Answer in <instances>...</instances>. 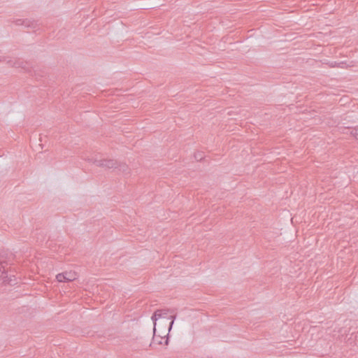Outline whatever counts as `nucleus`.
<instances>
[{
	"label": "nucleus",
	"mask_w": 358,
	"mask_h": 358,
	"mask_svg": "<svg viewBox=\"0 0 358 358\" xmlns=\"http://www.w3.org/2000/svg\"><path fill=\"white\" fill-rule=\"evenodd\" d=\"M85 160L89 162L94 164L96 166L99 167H102L104 169H117V162L115 159H97L94 158H86Z\"/></svg>",
	"instance_id": "obj_1"
},
{
	"label": "nucleus",
	"mask_w": 358,
	"mask_h": 358,
	"mask_svg": "<svg viewBox=\"0 0 358 358\" xmlns=\"http://www.w3.org/2000/svg\"><path fill=\"white\" fill-rule=\"evenodd\" d=\"M78 275L74 271H66L56 275L58 282H70L75 280Z\"/></svg>",
	"instance_id": "obj_2"
},
{
	"label": "nucleus",
	"mask_w": 358,
	"mask_h": 358,
	"mask_svg": "<svg viewBox=\"0 0 358 358\" xmlns=\"http://www.w3.org/2000/svg\"><path fill=\"white\" fill-rule=\"evenodd\" d=\"M15 23L17 25H23L24 26V19H17L15 20Z\"/></svg>",
	"instance_id": "obj_8"
},
{
	"label": "nucleus",
	"mask_w": 358,
	"mask_h": 358,
	"mask_svg": "<svg viewBox=\"0 0 358 358\" xmlns=\"http://www.w3.org/2000/svg\"><path fill=\"white\" fill-rule=\"evenodd\" d=\"M176 317V315L171 316L172 320L170 322L169 327V331H170L171 329V328L173 327V324L174 323V320H175Z\"/></svg>",
	"instance_id": "obj_9"
},
{
	"label": "nucleus",
	"mask_w": 358,
	"mask_h": 358,
	"mask_svg": "<svg viewBox=\"0 0 358 358\" xmlns=\"http://www.w3.org/2000/svg\"><path fill=\"white\" fill-rule=\"evenodd\" d=\"M162 310L163 311L162 312V315H164H164L167 314V310Z\"/></svg>",
	"instance_id": "obj_12"
},
{
	"label": "nucleus",
	"mask_w": 358,
	"mask_h": 358,
	"mask_svg": "<svg viewBox=\"0 0 358 358\" xmlns=\"http://www.w3.org/2000/svg\"><path fill=\"white\" fill-rule=\"evenodd\" d=\"M351 133L355 138L358 140V127L353 129Z\"/></svg>",
	"instance_id": "obj_7"
},
{
	"label": "nucleus",
	"mask_w": 358,
	"mask_h": 358,
	"mask_svg": "<svg viewBox=\"0 0 358 358\" xmlns=\"http://www.w3.org/2000/svg\"><path fill=\"white\" fill-rule=\"evenodd\" d=\"M117 168L123 173L127 174V173H129V167H128V166L126 164H118L117 163Z\"/></svg>",
	"instance_id": "obj_5"
},
{
	"label": "nucleus",
	"mask_w": 358,
	"mask_h": 358,
	"mask_svg": "<svg viewBox=\"0 0 358 358\" xmlns=\"http://www.w3.org/2000/svg\"><path fill=\"white\" fill-rule=\"evenodd\" d=\"M24 26L26 27L34 29L36 27V22L28 19H24Z\"/></svg>",
	"instance_id": "obj_4"
},
{
	"label": "nucleus",
	"mask_w": 358,
	"mask_h": 358,
	"mask_svg": "<svg viewBox=\"0 0 358 358\" xmlns=\"http://www.w3.org/2000/svg\"><path fill=\"white\" fill-rule=\"evenodd\" d=\"M195 158L196 159H202V157L200 154H199L198 155H195Z\"/></svg>",
	"instance_id": "obj_11"
},
{
	"label": "nucleus",
	"mask_w": 358,
	"mask_h": 358,
	"mask_svg": "<svg viewBox=\"0 0 358 358\" xmlns=\"http://www.w3.org/2000/svg\"><path fill=\"white\" fill-rule=\"evenodd\" d=\"M168 343H169V339H168V338H167L166 339V341H165V345H168Z\"/></svg>",
	"instance_id": "obj_13"
},
{
	"label": "nucleus",
	"mask_w": 358,
	"mask_h": 358,
	"mask_svg": "<svg viewBox=\"0 0 358 358\" xmlns=\"http://www.w3.org/2000/svg\"><path fill=\"white\" fill-rule=\"evenodd\" d=\"M22 64H23V62H21L20 60L18 61H15V62H13L12 64H10L13 67H15V68H24L22 66Z\"/></svg>",
	"instance_id": "obj_6"
},
{
	"label": "nucleus",
	"mask_w": 358,
	"mask_h": 358,
	"mask_svg": "<svg viewBox=\"0 0 358 358\" xmlns=\"http://www.w3.org/2000/svg\"><path fill=\"white\" fill-rule=\"evenodd\" d=\"M162 310H157L155 312L153 315L152 316V320L154 322V328H153V332H154V336H153V342L150 343V346H152V343H154V341L155 340V325H156V321L158 318L162 317Z\"/></svg>",
	"instance_id": "obj_3"
},
{
	"label": "nucleus",
	"mask_w": 358,
	"mask_h": 358,
	"mask_svg": "<svg viewBox=\"0 0 358 358\" xmlns=\"http://www.w3.org/2000/svg\"><path fill=\"white\" fill-rule=\"evenodd\" d=\"M4 274H6L5 271H2V275H3V278L4 279L3 280V282H8V283H10V281L11 280H6V278H7V275H4Z\"/></svg>",
	"instance_id": "obj_10"
}]
</instances>
